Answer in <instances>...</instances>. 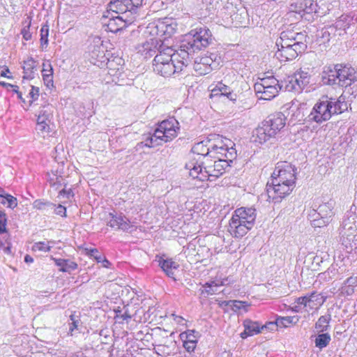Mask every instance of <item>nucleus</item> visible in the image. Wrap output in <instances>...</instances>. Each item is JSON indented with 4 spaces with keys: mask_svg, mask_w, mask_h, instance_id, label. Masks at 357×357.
I'll return each instance as SVG.
<instances>
[{
    "mask_svg": "<svg viewBox=\"0 0 357 357\" xmlns=\"http://www.w3.org/2000/svg\"><path fill=\"white\" fill-rule=\"evenodd\" d=\"M211 34L206 27L192 31V38L183 43L176 52L170 47L160 45L153 61V71L162 77H169L181 72L194 54L208 45Z\"/></svg>",
    "mask_w": 357,
    "mask_h": 357,
    "instance_id": "nucleus-1",
    "label": "nucleus"
},
{
    "mask_svg": "<svg viewBox=\"0 0 357 357\" xmlns=\"http://www.w3.org/2000/svg\"><path fill=\"white\" fill-rule=\"evenodd\" d=\"M347 109L348 105L344 96H340L337 99L323 96L314 104L306 121L321 124L330 120L333 115L341 114Z\"/></svg>",
    "mask_w": 357,
    "mask_h": 357,
    "instance_id": "nucleus-2",
    "label": "nucleus"
},
{
    "mask_svg": "<svg viewBox=\"0 0 357 357\" xmlns=\"http://www.w3.org/2000/svg\"><path fill=\"white\" fill-rule=\"evenodd\" d=\"M356 72L349 65L336 64L325 66L321 79L324 84L347 87L357 80Z\"/></svg>",
    "mask_w": 357,
    "mask_h": 357,
    "instance_id": "nucleus-3",
    "label": "nucleus"
},
{
    "mask_svg": "<svg viewBox=\"0 0 357 357\" xmlns=\"http://www.w3.org/2000/svg\"><path fill=\"white\" fill-rule=\"evenodd\" d=\"M286 118L281 112L270 115L264 121L261 126L255 131V142L264 143L275 135L284 127Z\"/></svg>",
    "mask_w": 357,
    "mask_h": 357,
    "instance_id": "nucleus-4",
    "label": "nucleus"
},
{
    "mask_svg": "<svg viewBox=\"0 0 357 357\" xmlns=\"http://www.w3.org/2000/svg\"><path fill=\"white\" fill-rule=\"evenodd\" d=\"M335 202L329 199L327 202H317L308 216L314 227H323L328 225L335 215Z\"/></svg>",
    "mask_w": 357,
    "mask_h": 357,
    "instance_id": "nucleus-5",
    "label": "nucleus"
},
{
    "mask_svg": "<svg viewBox=\"0 0 357 357\" xmlns=\"http://www.w3.org/2000/svg\"><path fill=\"white\" fill-rule=\"evenodd\" d=\"M323 5H319L313 0H301L290 5V11L298 14L307 21H312L314 16H322L327 13L328 9L322 8Z\"/></svg>",
    "mask_w": 357,
    "mask_h": 357,
    "instance_id": "nucleus-6",
    "label": "nucleus"
},
{
    "mask_svg": "<svg viewBox=\"0 0 357 357\" xmlns=\"http://www.w3.org/2000/svg\"><path fill=\"white\" fill-rule=\"evenodd\" d=\"M211 155L199 156L186 164L185 167L189 169L190 175L193 178L200 181H208L210 179L211 170H213L214 160Z\"/></svg>",
    "mask_w": 357,
    "mask_h": 357,
    "instance_id": "nucleus-7",
    "label": "nucleus"
},
{
    "mask_svg": "<svg viewBox=\"0 0 357 357\" xmlns=\"http://www.w3.org/2000/svg\"><path fill=\"white\" fill-rule=\"evenodd\" d=\"M211 157L213 159H226L233 162L236 157V151L231 140L219 135L213 134Z\"/></svg>",
    "mask_w": 357,
    "mask_h": 357,
    "instance_id": "nucleus-8",
    "label": "nucleus"
},
{
    "mask_svg": "<svg viewBox=\"0 0 357 357\" xmlns=\"http://www.w3.org/2000/svg\"><path fill=\"white\" fill-rule=\"evenodd\" d=\"M310 75L308 72L303 70L296 71L292 76L288 77L285 81V90L300 93L310 83Z\"/></svg>",
    "mask_w": 357,
    "mask_h": 357,
    "instance_id": "nucleus-9",
    "label": "nucleus"
},
{
    "mask_svg": "<svg viewBox=\"0 0 357 357\" xmlns=\"http://www.w3.org/2000/svg\"><path fill=\"white\" fill-rule=\"evenodd\" d=\"M296 169L290 163L287 162L278 163L272 173L271 179H274L279 183L282 181V182H287V183H294L296 180Z\"/></svg>",
    "mask_w": 357,
    "mask_h": 357,
    "instance_id": "nucleus-10",
    "label": "nucleus"
},
{
    "mask_svg": "<svg viewBox=\"0 0 357 357\" xmlns=\"http://www.w3.org/2000/svg\"><path fill=\"white\" fill-rule=\"evenodd\" d=\"M143 0H111L108 4L110 10L116 14L130 13L137 16V8L141 6Z\"/></svg>",
    "mask_w": 357,
    "mask_h": 357,
    "instance_id": "nucleus-11",
    "label": "nucleus"
},
{
    "mask_svg": "<svg viewBox=\"0 0 357 357\" xmlns=\"http://www.w3.org/2000/svg\"><path fill=\"white\" fill-rule=\"evenodd\" d=\"M292 191L289 185H282L274 179L268 181L266 185V193L268 199L274 203H279L283 198L288 196Z\"/></svg>",
    "mask_w": 357,
    "mask_h": 357,
    "instance_id": "nucleus-12",
    "label": "nucleus"
},
{
    "mask_svg": "<svg viewBox=\"0 0 357 357\" xmlns=\"http://www.w3.org/2000/svg\"><path fill=\"white\" fill-rule=\"evenodd\" d=\"M179 123L174 118L162 121L156 130L161 134L165 142H170L178 135Z\"/></svg>",
    "mask_w": 357,
    "mask_h": 357,
    "instance_id": "nucleus-13",
    "label": "nucleus"
},
{
    "mask_svg": "<svg viewBox=\"0 0 357 357\" xmlns=\"http://www.w3.org/2000/svg\"><path fill=\"white\" fill-rule=\"evenodd\" d=\"M275 45L278 47V51L275 53L276 56L284 61L292 60L302 53V52H298L296 48H294L293 44L289 43L288 40H282L281 36L277 40Z\"/></svg>",
    "mask_w": 357,
    "mask_h": 357,
    "instance_id": "nucleus-14",
    "label": "nucleus"
},
{
    "mask_svg": "<svg viewBox=\"0 0 357 357\" xmlns=\"http://www.w3.org/2000/svg\"><path fill=\"white\" fill-rule=\"evenodd\" d=\"M281 38L286 40H294L293 46L296 48L298 52H305L307 48V35L303 32H295L294 30L287 29L282 31Z\"/></svg>",
    "mask_w": 357,
    "mask_h": 357,
    "instance_id": "nucleus-15",
    "label": "nucleus"
},
{
    "mask_svg": "<svg viewBox=\"0 0 357 357\" xmlns=\"http://www.w3.org/2000/svg\"><path fill=\"white\" fill-rule=\"evenodd\" d=\"M342 228L341 234L344 238H346L350 243L351 247L357 248V227L355 225L354 216H350L342 222Z\"/></svg>",
    "mask_w": 357,
    "mask_h": 357,
    "instance_id": "nucleus-16",
    "label": "nucleus"
},
{
    "mask_svg": "<svg viewBox=\"0 0 357 357\" xmlns=\"http://www.w3.org/2000/svg\"><path fill=\"white\" fill-rule=\"evenodd\" d=\"M126 14H122V16H113L110 18L107 24V30L112 33H116L136 20L137 16L131 15L128 16Z\"/></svg>",
    "mask_w": 357,
    "mask_h": 357,
    "instance_id": "nucleus-17",
    "label": "nucleus"
},
{
    "mask_svg": "<svg viewBox=\"0 0 357 357\" xmlns=\"http://www.w3.org/2000/svg\"><path fill=\"white\" fill-rule=\"evenodd\" d=\"M155 34L164 39L171 37L176 31V24L172 19L158 20L154 26Z\"/></svg>",
    "mask_w": 357,
    "mask_h": 357,
    "instance_id": "nucleus-18",
    "label": "nucleus"
},
{
    "mask_svg": "<svg viewBox=\"0 0 357 357\" xmlns=\"http://www.w3.org/2000/svg\"><path fill=\"white\" fill-rule=\"evenodd\" d=\"M232 215L245 222V224L251 229L255 225L257 213L254 208L241 207L236 209Z\"/></svg>",
    "mask_w": 357,
    "mask_h": 357,
    "instance_id": "nucleus-19",
    "label": "nucleus"
},
{
    "mask_svg": "<svg viewBox=\"0 0 357 357\" xmlns=\"http://www.w3.org/2000/svg\"><path fill=\"white\" fill-rule=\"evenodd\" d=\"M249 230H250V229L245 224V222L232 215L229 220L228 228V231L232 236L241 238L245 235Z\"/></svg>",
    "mask_w": 357,
    "mask_h": 357,
    "instance_id": "nucleus-20",
    "label": "nucleus"
},
{
    "mask_svg": "<svg viewBox=\"0 0 357 357\" xmlns=\"http://www.w3.org/2000/svg\"><path fill=\"white\" fill-rule=\"evenodd\" d=\"M107 219V225L112 228L121 229L123 231H128L131 227L130 222L128 219L125 216H122L121 215L109 213V218Z\"/></svg>",
    "mask_w": 357,
    "mask_h": 357,
    "instance_id": "nucleus-21",
    "label": "nucleus"
},
{
    "mask_svg": "<svg viewBox=\"0 0 357 357\" xmlns=\"http://www.w3.org/2000/svg\"><path fill=\"white\" fill-rule=\"evenodd\" d=\"M213 143L212 135H210L206 139L196 143L192 148L194 154L199 156L211 155Z\"/></svg>",
    "mask_w": 357,
    "mask_h": 357,
    "instance_id": "nucleus-22",
    "label": "nucleus"
},
{
    "mask_svg": "<svg viewBox=\"0 0 357 357\" xmlns=\"http://www.w3.org/2000/svg\"><path fill=\"white\" fill-rule=\"evenodd\" d=\"M232 162H230V160L226 159H214L213 170H211L209 180L213 181L221 176L225 171L231 166V163Z\"/></svg>",
    "mask_w": 357,
    "mask_h": 357,
    "instance_id": "nucleus-23",
    "label": "nucleus"
},
{
    "mask_svg": "<svg viewBox=\"0 0 357 357\" xmlns=\"http://www.w3.org/2000/svg\"><path fill=\"white\" fill-rule=\"evenodd\" d=\"M245 330L241 333V336L242 338H246L248 336L257 335L261 332L266 326H260L259 324L256 321H252L250 319H246L243 322Z\"/></svg>",
    "mask_w": 357,
    "mask_h": 357,
    "instance_id": "nucleus-24",
    "label": "nucleus"
},
{
    "mask_svg": "<svg viewBox=\"0 0 357 357\" xmlns=\"http://www.w3.org/2000/svg\"><path fill=\"white\" fill-rule=\"evenodd\" d=\"M158 261V265L166 275L169 278H174V272L178 269L179 265L172 259H163L162 257H160Z\"/></svg>",
    "mask_w": 357,
    "mask_h": 357,
    "instance_id": "nucleus-25",
    "label": "nucleus"
},
{
    "mask_svg": "<svg viewBox=\"0 0 357 357\" xmlns=\"http://www.w3.org/2000/svg\"><path fill=\"white\" fill-rule=\"evenodd\" d=\"M357 22V18L354 19V15H342L335 23V29L340 30H346L351 25Z\"/></svg>",
    "mask_w": 357,
    "mask_h": 357,
    "instance_id": "nucleus-26",
    "label": "nucleus"
},
{
    "mask_svg": "<svg viewBox=\"0 0 357 357\" xmlns=\"http://www.w3.org/2000/svg\"><path fill=\"white\" fill-rule=\"evenodd\" d=\"M55 264L59 267V271L61 272H71L77 268V264L70 259H57L52 257Z\"/></svg>",
    "mask_w": 357,
    "mask_h": 357,
    "instance_id": "nucleus-27",
    "label": "nucleus"
},
{
    "mask_svg": "<svg viewBox=\"0 0 357 357\" xmlns=\"http://www.w3.org/2000/svg\"><path fill=\"white\" fill-rule=\"evenodd\" d=\"M282 86H275L271 85V86H268L264 88V90H261V92H256L259 99L270 100L275 98L279 91L282 89Z\"/></svg>",
    "mask_w": 357,
    "mask_h": 357,
    "instance_id": "nucleus-28",
    "label": "nucleus"
},
{
    "mask_svg": "<svg viewBox=\"0 0 357 357\" xmlns=\"http://www.w3.org/2000/svg\"><path fill=\"white\" fill-rule=\"evenodd\" d=\"M271 85H275L277 86H281L279 81L274 77H266L261 79L260 82H258L255 84V92H261V90H264V88L268 86H271Z\"/></svg>",
    "mask_w": 357,
    "mask_h": 357,
    "instance_id": "nucleus-29",
    "label": "nucleus"
},
{
    "mask_svg": "<svg viewBox=\"0 0 357 357\" xmlns=\"http://www.w3.org/2000/svg\"><path fill=\"white\" fill-rule=\"evenodd\" d=\"M158 132L155 129L153 135L148 136L144 142V146L151 148L160 146L162 143L165 142L162 135L158 134Z\"/></svg>",
    "mask_w": 357,
    "mask_h": 357,
    "instance_id": "nucleus-30",
    "label": "nucleus"
},
{
    "mask_svg": "<svg viewBox=\"0 0 357 357\" xmlns=\"http://www.w3.org/2000/svg\"><path fill=\"white\" fill-rule=\"evenodd\" d=\"M36 68V61L32 58H29L24 61L23 73L24 79H31L34 77V70Z\"/></svg>",
    "mask_w": 357,
    "mask_h": 357,
    "instance_id": "nucleus-31",
    "label": "nucleus"
},
{
    "mask_svg": "<svg viewBox=\"0 0 357 357\" xmlns=\"http://www.w3.org/2000/svg\"><path fill=\"white\" fill-rule=\"evenodd\" d=\"M307 307L310 309L317 308L322 305L325 302V298L320 294L314 291L310 295L307 296Z\"/></svg>",
    "mask_w": 357,
    "mask_h": 357,
    "instance_id": "nucleus-32",
    "label": "nucleus"
},
{
    "mask_svg": "<svg viewBox=\"0 0 357 357\" xmlns=\"http://www.w3.org/2000/svg\"><path fill=\"white\" fill-rule=\"evenodd\" d=\"M220 91V95L226 96L230 100L235 101L237 96L236 93H232L231 89L226 84L219 82L215 88L213 90V92Z\"/></svg>",
    "mask_w": 357,
    "mask_h": 357,
    "instance_id": "nucleus-33",
    "label": "nucleus"
},
{
    "mask_svg": "<svg viewBox=\"0 0 357 357\" xmlns=\"http://www.w3.org/2000/svg\"><path fill=\"white\" fill-rule=\"evenodd\" d=\"M331 340V337L328 333H321L316 336L314 344L316 347L322 349L328 345Z\"/></svg>",
    "mask_w": 357,
    "mask_h": 357,
    "instance_id": "nucleus-34",
    "label": "nucleus"
},
{
    "mask_svg": "<svg viewBox=\"0 0 357 357\" xmlns=\"http://www.w3.org/2000/svg\"><path fill=\"white\" fill-rule=\"evenodd\" d=\"M331 315L321 316L315 324V328L319 331L324 333L328 330Z\"/></svg>",
    "mask_w": 357,
    "mask_h": 357,
    "instance_id": "nucleus-35",
    "label": "nucleus"
},
{
    "mask_svg": "<svg viewBox=\"0 0 357 357\" xmlns=\"http://www.w3.org/2000/svg\"><path fill=\"white\" fill-rule=\"evenodd\" d=\"M298 321L297 316L279 317L276 319L275 324L278 327H288L290 324L297 323Z\"/></svg>",
    "mask_w": 357,
    "mask_h": 357,
    "instance_id": "nucleus-36",
    "label": "nucleus"
},
{
    "mask_svg": "<svg viewBox=\"0 0 357 357\" xmlns=\"http://www.w3.org/2000/svg\"><path fill=\"white\" fill-rule=\"evenodd\" d=\"M0 203L13 209L17 206V199L9 194H0Z\"/></svg>",
    "mask_w": 357,
    "mask_h": 357,
    "instance_id": "nucleus-37",
    "label": "nucleus"
},
{
    "mask_svg": "<svg viewBox=\"0 0 357 357\" xmlns=\"http://www.w3.org/2000/svg\"><path fill=\"white\" fill-rule=\"evenodd\" d=\"M158 44V40L157 39L151 38L150 42L147 41L142 45V49H139V52H141L142 54H144L146 57H147L148 56H152L151 52H155V50H152L151 47L153 46H154V47H156Z\"/></svg>",
    "mask_w": 357,
    "mask_h": 357,
    "instance_id": "nucleus-38",
    "label": "nucleus"
},
{
    "mask_svg": "<svg viewBox=\"0 0 357 357\" xmlns=\"http://www.w3.org/2000/svg\"><path fill=\"white\" fill-rule=\"evenodd\" d=\"M40 47L42 50H44L47 48L49 44V26L47 24H45L42 26L40 31Z\"/></svg>",
    "mask_w": 357,
    "mask_h": 357,
    "instance_id": "nucleus-39",
    "label": "nucleus"
},
{
    "mask_svg": "<svg viewBox=\"0 0 357 357\" xmlns=\"http://www.w3.org/2000/svg\"><path fill=\"white\" fill-rule=\"evenodd\" d=\"M193 68L199 75H206L212 70L211 66L204 65L197 59H195Z\"/></svg>",
    "mask_w": 357,
    "mask_h": 357,
    "instance_id": "nucleus-40",
    "label": "nucleus"
},
{
    "mask_svg": "<svg viewBox=\"0 0 357 357\" xmlns=\"http://www.w3.org/2000/svg\"><path fill=\"white\" fill-rule=\"evenodd\" d=\"M33 206L34 208L38 210L48 211L49 210L53 209L55 204L50 202H44L40 199H37L33 202Z\"/></svg>",
    "mask_w": 357,
    "mask_h": 357,
    "instance_id": "nucleus-41",
    "label": "nucleus"
},
{
    "mask_svg": "<svg viewBox=\"0 0 357 357\" xmlns=\"http://www.w3.org/2000/svg\"><path fill=\"white\" fill-rule=\"evenodd\" d=\"M247 307H248V305L246 302L239 301H232L231 305V310L236 312L241 309H243L245 311H246Z\"/></svg>",
    "mask_w": 357,
    "mask_h": 357,
    "instance_id": "nucleus-42",
    "label": "nucleus"
},
{
    "mask_svg": "<svg viewBox=\"0 0 357 357\" xmlns=\"http://www.w3.org/2000/svg\"><path fill=\"white\" fill-rule=\"evenodd\" d=\"M31 22L28 21V25H24L21 30L22 38L25 40H30L32 38V34L30 32Z\"/></svg>",
    "mask_w": 357,
    "mask_h": 357,
    "instance_id": "nucleus-43",
    "label": "nucleus"
},
{
    "mask_svg": "<svg viewBox=\"0 0 357 357\" xmlns=\"http://www.w3.org/2000/svg\"><path fill=\"white\" fill-rule=\"evenodd\" d=\"M51 247L45 242H37L33 245V250L36 251L48 252L50 250Z\"/></svg>",
    "mask_w": 357,
    "mask_h": 357,
    "instance_id": "nucleus-44",
    "label": "nucleus"
},
{
    "mask_svg": "<svg viewBox=\"0 0 357 357\" xmlns=\"http://www.w3.org/2000/svg\"><path fill=\"white\" fill-rule=\"evenodd\" d=\"M86 254L91 257H93L98 262H101L102 256L99 254L98 251L96 248H86Z\"/></svg>",
    "mask_w": 357,
    "mask_h": 357,
    "instance_id": "nucleus-45",
    "label": "nucleus"
},
{
    "mask_svg": "<svg viewBox=\"0 0 357 357\" xmlns=\"http://www.w3.org/2000/svg\"><path fill=\"white\" fill-rule=\"evenodd\" d=\"M116 60V62L114 61V59L108 60V62L107 63V67L109 70L114 71L116 70L115 64L116 63L119 66H120L121 65V63L123 62L121 58H117ZM116 70H119V68H117ZM110 73H112V72H111Z\"/></svg>",
    "mask_w": 357,
    "mask_h": 357,
    "instance_id": "nucleus-46",
    "label": "nucleus"
},
{
    "mask_svg": "<svg viewBox=\"0 0 357 357\" xmlns=\"http://www.w3.org/2000/svg\"><path fill=\"white\" fill-rule=\"evenodd\" d=\"M62 177L57 176H56L55 178H52L49 180L50 185L55 190H58L62 185Z\"/></svg>",
    "mask_w": 357,
    "mask_h": 357,
    "instance_id": "nucleus-47",
    "label": "nucleus"
},
{
    "mask_svg": "<svg viewBox=\"0 0 357 357\" xmlns=\"http://www.w3.org/2000/svg\"><path fill=\"white\" fill-rule=\"evenodd\" d=\"M6 220L5 213L0 211V234L6 231Z\"/></svg>",
    "mask_w": 357,
    "mask_h": 357,
    "instance_id": "nucleus-48",
    "label": "nucleus"
},
{
    "mask_svg": "<svg viewBox=\"0 0 357 357\" xmlns=\"http://www.w3.org/2000/svg\"><path fill=\"white\" fill-rule=\"evenodd\" d=\"M43 79L47 87L50 88L54 86L53 74L43 75Z\"/></svg>",
    "mask_w": 357,
    "mask_h": 357,
    "instance_id": "nucleus-49",
    "label": "nucleus"
},
{
    "mask_svg": "<svg viewBox=\"0 0 357 357\" xmlns=\"http://www.w3.org/2000/svg\"><path fill=\"white\" fill-rule=\"evenodd\" d=\"M225 280H221V281H211L209 282H206L204 285H203V287H207V288H211V287H214V288H217L218 287H220V286H223L225 284Z\"/></svg>",
    "mask_w": 357,
    "mask_h": 357,
    "instance_id": "nucleus-50",
    "label": "nucleus"
},
{
    "mask_svg": "<svg viewBox=\"0 0 357 357\" xmlns=\"http://www.w3.org/2000/svg\"><path fill=\"white\" fill-rule=\"evenodd\" d=\"M29 96L31 98V103L36 100L39 97V88L32 86Z\"/></svg>",
    "mask_w": 357,
    "mask_h": 357,
    "instance_id": "nucleus-51",
    "label": "nucleus"
},
{
    "mask_svg": "<svg viewBox=\"0 0 357 357\" xmlns=\"http://www.w3.org/2000/svg\"><path fill=\"white\" fill-rule=\"evenodd\" d=\"M52 210H54L56 215H61L62 217L66 216V208L65 206L61 204H59L57 206H55Z\"/></svg>",
    "mask_w": 357,
    "mask_h": 357,
    "instance_id": "nucleus-52",
    "label": "nucleus"
},
{
    "mask_svg": "<svg viewBox=\"0 0 357 357\" xmlns=\"http://www.w3.org/2000/svg\"><path fill=\"white\" fill-rule=\"evenodd\" d=\"M344 284L354 288L357 286V277L351 276L347 278L344 282Z\"/></svg>",
    "mask_w": 357,
    "mask_h": 357,
    "instance_id": "nucleus-53",
    "label": "nucleus"
},
{
    "mask_svg": "<svg viewBox=\"0 0 357 357\" xmlns=\"http://www.w3.org/2000/svg\"><path fill=\"white\" fill-rule=\"evenodd\" d=\"M198 61L205 66H211L213 63V59L208 56H203L197 58Z\"/></svg>",
    "mask_w": 357,
    "mask_h": 357,
    "instance_id": "nucleus-54",
    "label": "nucleus"
},
{
    "mask_svg": "<svg viewBox=\"0 0 357 357\" xmlns=\"http://www.w3.org/2000/svg\"><path fill=\"white\" fill-rule=\"evenodd\" d=\"M123 310L124 311L123 312V314H121V319L123 321L125 320L128 321L129 320L131 319L132 315L130 314L128 308L124 307Z\"/></svg>",
    "mask_w": 357,
    "mask_h": 357,
    "instance_id": "nucleus-55",
    "label": "nucleus"
},
{
    "mask_svg": "<svg viewBox=\"0 0 357 357\" xmlns=\"http://www.w3.org/2000/svg\"><path fill=\"white\" fill-rule=\"evenodd\" d=\"M342 294H344L347 296H350V295H352L354 292V287H349L346 284H344L342 287Z\"/></svg>",
    "mask_w": 357,
    "mask_h": 357,
    "instance_id": "nucleus-56",
    "label": "nucleus"
},
{
    "mask_svg": "<svg viewBox=\"0 0 357 357\" xmlns=\"http://www.w3.org/2000/svg\"><path fill=\"white\" fill-rule=\"evenodd\" d=\"M216 291H217V289H215L214 287H211V288L203 287V289H200L201 294H202V295H204V294L213 295V294H215V292Z\"/></svg>",
    "mask_w": 357,
    "mask_h": 357,
    "instance_id": "nucleus-57",
    "label": "nucleus"
},
{
    "mask_svg": "<svg viewBox=\"0 0 357 357\" xmlns=\"http://www.w3.org/2000/svg\"><path fill=\"white\" fill-rule=\"evenodd\" d=\"M59 195L67 198H70V197L73 196V193L71 189L66 190L63 188L59 191Z\"/></svg>",
    "mask_w": 357,
    "mask_h": 357,
    "instance_id": "nucleus-58",
    "label": "nucleus"
},
{
    "mask_svg": "<svg viewBox=\"0 0 357 357\" xmlns=\"http://www.w3.org/2000/svg\"><path fill=\"white\" fill-rule=\"evenodd\" d=\"M296 302L298 305H303L305 307H307V296L297 298Z\"/></svg>",
    "mask_w": 357,
    "mask_h": 357,
    "instance_id": "nucleus-59",
    "label": "nucleus"
},
{
    "mask_svg": "<svg viewBox=\"0 0 357 357\" xmlns=\"http://www.w3.org/2000/svg\"><path fill=\"white\" fill-rule=\"evenodd\" d=\"M9 87L13 89V91L17 93L18 98L24 102V100L22 98V94L20 91H19V87L17 85L8 84Z\"/></svg>",
    "mask_w": 357,
    "mask_h": 357,
    "instance_id": "nucleus-60",
    "label": "nucleus"
},
{
    "mask_svg": "<svg viewBox=\"0 0 357 357\" xmlns=\"http://www.w3.org/2000/svg\"><path fill=\"white\" fill-rule=\"evenodd\" d=\"M46 66L48 68V69L42 70V76L45 74H53L54 73L53 67L49 61H47V63Z\"/></svg>",
    "mask_w": 357,
    "mask_h": 357,
    "instance_id": "nucleus-61",
    "label": "nucleus"
},
{
    "mask_svg": "<svg viewBox=\"0 0 357 357\" xmlns=\"http://www.w3.org/2000/svg\"><path fill=\"white\" fill-rule=\"evenodd\" d=\"M39 115H44V116H47V119L50 120L51 117V114L48 109H46L45 107H43V109L40 111Z\"/></svg>",
    "mask_w": 357,
    "mask_h": 357,
    "instance_id": "nucleus-62",
    "label": "nucleus"
},
{
    "mask_svg": "<svg viewBox=\"0 0 357 357\" xmlns=\"http://www.w3.org/2000/svg\"><path fill=\"white\" fill-rule=\"evenodd\" d=\"M321 37L325 38L327 41H329L330 38V31L328 29H322L321 30Z\"/></svg>",
    "mask_w": 357,
    "mask_h": 357,
    "instance_id": "nucleus-63",
    "label": "nucleus"
},
{
    "mask_svg": "<svg viewBox=\"0 0 357 357\" xmlns=\"http://www.w3.org/2000/svg\"><path fill=\"white\" fill-rule=\"evenodd\" d=\"M50 121L49 119H47V116H44V115H39L38 114V119H37V124L38 123H47L46 121Z\"/></svg>",
    "mask_w": 357,
    "mask_h": 357,
    "instance_id": "nucleus-64",
    "label": "nucleus"
}]
</instances>
